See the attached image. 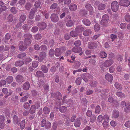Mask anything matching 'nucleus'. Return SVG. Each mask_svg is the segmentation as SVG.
Wrapping results in <instances>:
<instances>
[{
    "label": "nucleus",
    "instance_id": "obj_52",
    "mask_svg": "<svg viewBox=\"0 0 130 130\" xmlns=\"http://www.w3.org/2000/svg\"><path fill=\"white\" fill-rule=\"evenodd\" d=\"M90 85L92 87H95L97 85V83L96 82H93L90 81L89 83Z\"/></svg>",
    "mask_w": 130,
    "mask_h": 130
},
{
    "label": "nucleus",
    "instance_id": "obj_51",
    "mask_svg": "<svg viewBox=\"0 0 130 130\" xmlns=\"http://www.w3.org/2000/svg\"><path fill=\"white\" fill-rule=\"evenodd\" d=\"M67 108L66 107L62 106L59 109L60 111L62 113L66 111Z\"/></svg>",
    "mask_w": 130,
    "mask_h": 130
},
{
    "label": "nucleus",
    "instance_id": "obj_42",
    "mask_svg": "<svg viewBox=\"0 0 130 130\" xmlns=\"http://www.w3.org/2000/svg\"><path fill=\"white\" fill-rule=\"evenodd\" d=\"M29 96V95H27L26 96H25L23 98H21L20 99V102H24L27 100V99H28Z\"/></svg>",
    "mask_w": 130,
    "mask_h": 130
},
{
    "label": "nucleus",
    "instance_id": "obj_22",
    "mask_svg": "<svg viewBox=\"0 0 130 130\" xmlns=\"http://www.w3.org/2000/svg\"><path fill=\"white\" fill-rule=\"evenodd\" d=\"M83 22L84 24L86 26H89L91 24L90 21L87 19H84L83 20Z\"/></svg>",
    "mask_w": 130,
    "mask_h": 130
},
{
    "label": "nucleus",
    "instance_id": "obj_44",
    "mask_svg": "<svg viewBox=\"0 0 130 130\" xmlns=\"http://www.w3.org/2000/svg\"><path fill=\"white\" fill-rule=\"evenodd\" d=\"M105 6L104 4H101L99 5L98 7V9L99 10H102L105 9Z\"/></svg>",
    "mask_w": 130,
    "mask_h": 130
},
{
    "label": "nucleus",
    "instance_id": "obj_64",
    "mask_svg": "<svg viewBox=\"0 0 130 130\" xmlns=\"http://www.w3.org/2000/svg\"><path fill=\"white\" fill-rule=\"evenodd\" d=\"M38 64L37 62L34 61L32 62V66L34 68H36L38 66Z\"/></svg>",
    "mask_w": 130,
    "mask_h": 130
},
{
    "label": "nucleus",
    "instance_id": "obj_43",
    "mask_svg": "<svg viewBox=\"0 0 130 130\" xmlns=\"http://www.w3.org/2000/svg\"><path fill=\"white\" fill-rule=\"evenodd\" d=\"M25 120L22 121L20 123L21 128L22 129H23L25 127Z\"/></svg>",
    "mask_w": 130,
    "mask_h": 130
},
{
    "label": "nucleus",
    "instance_id": "obj_39",
    "mask_svg": "<svg viewBox=\"0 0 130 130\" xmlns=\"http://www.w3.org/2000/svg\"><path fill=\"white\" fill-rule=\"evenodd\" d=\"M45 128L46 129H48L50 128L51 127V124L50 122L47 121L44 126Z\"/></svg>",
    "mask_w": 130,
    "mask_h": 130
},
{
    "label": "nucleus",
    "instance_id": "obj_57",
    "mask_svg": "<svg viewBox=\"0 0 130 130\" xmlns=\"http://www.w3.org/2000/svg\"><path fill=\"white\" fill-rule=\"evenodd\" d=\"M8 18L9 22H11L13 20L12 15V14L9 15L8 17Z\"/></svg>",
    "mask_w": 130,
    "mask_h": 130
},
{
    "label": "nucleus",
    "instance_id": "obj_32",
    "mask_svg": "<svg viewBox=\"0 0 130 130\" xmlns=\"http://www.w3.org/2000/svg\"><path fill=\"white\" fill-rule=\"evenodd\" d=\"M26 55V54L24 53H22L19 54L17 57L19 58H23L25 57Z\"/></svg>",
    "mask_w": 130,
    "mask_h": 130
},
{
    "label": "nucleus",
    "instance_id": "obj_60",
    "mask_svg": "<svg viewBox=\"0 0 130 130\" xmlns=\"http://www.w3.org/2000/svg\"><path fill=\"white\" fill-rule=\"evenodd\" d=\"M111 125L112 127H115L117 125V123L114 121L112 120L110 122Z\"/></svg>",
    "mask_w": 130,
    "mask_h": 130
},
{
    "label": "nucleus",
    "instance_id": "obj_40",
    "mask_svg": "<svg viewBox=\"0 0 130 130\" xmlns=\"http://www.w3.org/2000/svg\"><path fill=\"white\" fill-rule=\"evenodd\" d=\"M47 121L46 119H43L41 121L40 123L41 126L42 127H44Z\"/></svg>",
    "mask_w": 130,
    "mask_h": 130
},
{
    "label": "nucleus",
    "instance_id": "obj_31",
    "mask_svg": "<svg viewBox=\"0 0 130 130\" xmlns=\"http://www.w3.org/2000/svg\"><path fill=\"white\" fill-rule=\"evenodd\" d=\"M26 19V16L25 15H22L19 19V21L21 22H24Z\"/></svg>",
    "mask_w": 130,
    "mask_h": 130
},
{
    "label": "nucleus",
    "instance_id": "obj_26",
    "mask_svg": "<svg viewBox=\"0 0 130 130\" xmlns=\"http://www.w3.org/2000/svg\"><path fill=\"white\" fill-rule=\"evenodd\" d=\"M129 110H130V103H128L126 104V108H124V110L125 112H127Z\"/></svg>",
    "mask_w": 130,
    "mask_h": 130
},
{
    "label": "nucleus",
    "instance_id": "obj_53",
    "mask_svg": "<svg viewBox=\"0 0 130 130\" xmlns=\"http://www.w3.org/2000/svg\"><path fill=\"white\" fill-rule=\"evenodd\" d=\"M57 3H54L51 6L50 8L51 9H54L57 7Z\"/></svg>",
    "mask_w": 130,
    "mask_h": 130
},
{
    "label": "nucleus",
    "instance_id": "obj_37",
    "mask_svg": "<svg viewBox=\"0 0 130 130\" xmlns=\"http://www.w3.org/2000/svg\"><path fill=\"white\" fill-rule=\"evenodd\" d=\"M36 75L38 77L43 76L44 75L43 73L41 71H38L36 73Z\"/></svg>",
    "mask_w": 130,
    "mask_h": 130
},
{
    "label": "nucleus",
    "instance_id": "obj_27",
    "mask_svg": "<svg viewBox=\"0 0 130 130\" xmlns=\"http://www.w3.org/2000/svg\"><path fill=\"white\" fill-rule=\"evenodd\" d=\"M84 29L82 26H78L76 28L75 30L77 32H82Z\"/></svg>",
    "mask_w": 130,
    "mask_h": 130
},
{
    "label": "nucleus",
    "instance_id": "obj_20",
    "mask_svg": "<svg viewBox=\"0 0 130 130\" xmlns=\"http://www.w3.org/2000/svg\"><path fill=\"white\" fill-rule=\"evenodd\" d=\"M69 9L71 11H75L77 8V5L74 4H71L69 7Z\"/></svg>",
    "mask_w": 130,
    "mask_h": 130
},
{
    "label": "nucleus",
    "instance_id": "obj_7",
    "mask_svg": "<svg viewBox=\"0 0 130 130\" xmlns=\"http://www.w3.org/2000/svg\"><path fill=\"white\" fill-rule=\"evenodd\" d=\"M52 21L54 22H56L59 20V18L57 15L55 13L52 14L51 16Z\"/></svg>",
    "mask_w": 130,
    "mask_h": 130
},
{
    "label": "nucleus",
    "instance_id": "obj_36",
    "mask_svg": "<svg viewBox=\"0 0 130 130\" xmlns=\"http://www.w3.org/2000/svg\"><path fill=\"white\" fill-rule=\"evenodd\" d=\"M41 70L44 73H47L48 70V68L46 66L44 65L42 66Z\"/></svg>",
    "mask_w": 130,
    "mask_h": 130
},
{
    "label": "nucleus",
    "instance_id": "obj_61",
    "mask_svg": "<svg viewBox=\"0 0 130 130\" xmlns=\"http://www.w3.org/2000/svg\"><path fill=\"white\" fill-rule=\"evenodd\" d=\"M6 81L4 80H2L0 81V87L4 86L6 84Z\"/></svg>",
    "mask_w": 130,
    "mask_h": 130
},
{
    "label": "nucleus",
    "instance_id": "obj_18",
    "mask_svg": "<svg viewBox=\"0 0 130 130\" xmlns=\"http://www.w3.org/2000/svg\"><path fill=\"white\" fill-rule=\"evenodd\" d=\"M92 32V31L91 30L87 29L83 31V34L84 36H87L91 35Z\"/></svg>",
    "mask_w": 130,
    "mask_h": 130
},
{
    "label": "nucleus",
    "instance_id": "obj_56",
    "mask_svg": "<svg viewBox=\"0 0 130 130\" xmlns=\"http://www.w3.org/2000/svg\"><path fill=\"white\" fill-rule=\"evenodd\" d=\"M125 20L126 21L128 22L130 21V16L128 14H126L125 17Z\"/></svg>",
    "mask_w": 130,
    "mask_h": 130
},
{
    "label": "nucleus",
    "instance_id": "obj_24",
    "mask_svg": "<svg viewBox=\"0 0 130 130\" xmlns=\"http://www.w3.org/2000/svg\"><path fill=\"white\" fill-rule=\"evenodd\" d=\"M13 80V77L11 76H9L6 79V81L8 84L11 83Z\"/></svg>",
    "mask_w": 130,
    "mask_h": 130
},
{
    "label": "nucleus",
    "instance_id": "obj_58",
    "mask_svg": "<svg viewBox=\"0 0 130 130\" xmlns=\"http://www.w3.org/2000/svg\"><path fill=\"white\" fill-rule=\"evenodd\" d=\"M40 58H43V60L44 58L46 56V54L44 52H41L40 53Z\"/></svg>",
    "mask_w": 130,
    "mask_h": 130
},
{
    "label": "nucleus",
    "instance_id": "obj_25",
    "mask_svg": "<svg viewBox=\"0 0 130 130\" xmlns=\"http://www.w3.org/2000/svg\"><path fill=\"white\" fill-rule=\"evenodd\" d=\"M43 111L45 114H47L49 113L50 111V108L48 107H45L43 108Z\"/></svg>",
    "mask_w": 130,
    "mask_h": 130
},
{
    "label": "nucleus",
    "instance_id": "obj_3",
    "mask_svg": "<svg viewBox=\"0 0 130 130\" xmlns=\"http://www.w3.org/2000/svg\"><path fill=\"white\" fill-rule=\"evenodd\" d=\"M119 4L122 6L128 7L130 4V2L128 0H121L119 2Z\"/></svg>",
    "mask_w": 130,
    "mask_h": 130
},
{
    "label": "nucleus",
    "instance_id": "obj_50",
    "mask_svg": "<svg viewBox=\"0 0 130 130\" xmlns=\"http://www.w3.org/2000/svg\"><path fill=\"white\" fill-rule=\"evenodd\" d=\"M30 105L29 104L28 102L25 103L24 104V108L26 109H28L29 108Z\"/></svg>",
    "mask_w": 130,
    "mask_h": 130
},
{
    "label": "nucleus",
    "instance_id": "obj_55",
    "mask_svg": "<svg viewBox=\"0 0 130 130\" xmlns=\"http://www.w3.org/2000/svg\"><path fill=\"white\" fill-rule=\"evenodd\" d=\"M54 50L53 49H51L49 51V54L51 57H53L54 56Z\"/></svg>",
    "mask_w": 130,
    "mask_h": 130
},
{
    "label": "nucleus",
    "instance_id": "obj_29",
    "mask_svg": "<svg viewBox=\"0 0 130 130\" xmlns=\"http://www.w3.org/2000/svg\"><path fill=\"white\" fill-rule=\"evenodd\" d=\"M82 78L84 80V81L86 83H87L88 81V78L90 79H92V76L90 75H88L87 77L86 76H84V77H82Z\"/></svg>",
    "mask_w": 130,
    "mask_h": 130
},
{
    "label": "nucleus",
    "instance_id": "obj_4",
    "mask_svg": "<svg viewBox=\"0 0 130 130\" xmlns=\"http://www.w3.org/2000/svg\"><path fill=\"white\" fill-rule=\"evenodd\" d=\"M51 96L53 98H55L58 99L60 100L62 98L61 94L59 92L53 93H51Z\"/></svg>",
    "mask_w": 130,
    "mask_h": 130
},
{
    "label": "nucleus",
    "instance_id": "obj_35",
    "mask_svg": "<svg viewBox=\"0 0 130 130\" xmlns=\"http://www.w3.org/2000/svg\"><path fill=\"white\" fill-rule=\"evenodd\" d=\"M74 124L76 127H78L79 126L80 124V120L79 119H77L74 122Z\"/></svg>",
    "mask_w": 130,
    "mask_h": 130
},
{
    "label": "nucleus",
    "instance_id": "obj_41",
    "mask_svg": "<svg viewBox=\"0 0 130 130\" xmlns=\"http://www.w3.org/2000/svg\"><path fill=\"white\" fill-rule=\"evenodd\" d=\"M47 11L45 10H44L42 12L43 14H44L45 18L46 19H48L49 17V14L46 12Z\"/></svg>",
    "mask_w": 130,
    "mask_h": 130
},
{
    "label": "nucleus",
    "instance_id": "obj_6",
    "mask_svg": "<svg viewBox=\"0 0 130 130\" xmlns=\"http://www.w3.org/2000/svg\"><path fill=\"white\" fill-rule=\"evenodd\" d=\"M98 46L97 43L90 42L88 44V47L90 49H92L96 48Z\"/></svg>",
    "mask_w": 130,
    "mask_h": 130
},
{
    "label": "nucleus",
    "instance_id": "obj_10",
    "mask_svg": "<svg viewBox=\"0 0 130 130\" xmlns=\"http://www.w3.org/2000/svg\"><path fill=\"white\" fill-rule=\"evenodd\" d=\"M30 84L29 82H25L23 85V88L25 90H28L30 87Z\"/></svg>",
    "mask_w": 130,
    "mask_h": 130
},
{
    "label": "nucleus",
    "instance_id": "obj_45",
    "mask_svg": "<svg viewBox=\"0 0 130 130\" xmlns=\"http://www.w3.org/2000/svg\"><path fill=\"white\" fill-rule=\"evenodd\" d=\"M107 55V54L106 53L104 52H101L100 54V57L102 58H105L106 57Z\"/></svg>",
    "mask_w": 130,
    "mask_h": 130
},
{
    "label": "nucleus",
    "instance_id": "obj_48",
    "mask_svg": "<svg viewBox=\"0 0 130 130\" xmlns=\"http://www.w3.org/2000/svg\"><path fill=\"white\" fill-rule=\"evenodd\" d=\"M95 112L96 113H99L100 111L101 108L99 105L97 106L95 108Z\"/></svg>",
    "mask_w": 130,
    "mask_h": 130
},
{
    "label": "nucleus",
    "instance_id": "obj_19",
    "mask_svg": "<svg viewBox=\"0 0 130 130\" xmlns=\"http://www.w3.org/2000/svg\"><path fill=\"white\" fill-rule=\"evenodd\" d=\"M24 63V62L22 61H17L15 62L14 65L15 67H20L22 66Z\"/></svg>",
    "mask_w": 130,
    "mask_h": 130
},
{
    "label": "nucleus",
    "instance_id": "obj_62",
    "mask_svg": "<svg viewBox=\"0 0 130 130\" xmlns=\"http://www.w3.org/2000/svg\"><path fill=\"white\" fill-rule=\"evenodd\" d=\"M31 5L29 3H27L26 4L25 8L26 9L29 10L31 8Z\"/></svg>",
    "mask_w": 130,
    "mask_h": 130
},
{
    "label": "nucleus",
    "instance_id": "obj_11",
    "mask_svg": "<svg viewBox=\"0 0 130 130\" xmlns=\"http://www.w3.org/2000/svg\"><path fill=\"white\" fill-rule=\"evenodd\" d=\"M38 26L42 30L45 29L47 26L46 24L44 22L39 23Z\"/></svg>",
    "mask_w": 130,
    "mask_h": 130
},
{
    "label": "nucleus",
    "instance_id": "obj_28",
    "mask_svg": "<svg viewBox=\"0 0 130 130\" xmlns=\"http://www.w3.org/2000/svg\"><path fill=\"white\" fill-rule=\"evenodd\" d=\"M101 24L102 25L106 26L108 24V21L104 20V17H102V20L101 21Z\"/></svg>",
    "mask_w": 130,
    "mask_h": 130
},
{
    "label": "nucleus",
    "instance_id": "obj_54",
    "mask_svg": "<svg viewBox=\"0 0 130 130\" xmlns=\"http://www.w3.org/2000/svg\"><path fill=\"white\" fill-rule=\"evenodd\" d=\"M81 43V41L79 40H77L74 42V45L76 46H79L80 45Z\"/></svg>",
    "mask_w": 130,
    "mask_h": 130
},
{
    "label": "nucleus",
    "instance_id": "obj_63",
    "mask_svg": "<svg viewBox=\"0 0 130 130\" xmlns=\"http://www.w3.org/2000/svg\"><path fill=\"white\" fill-rule=\"evenodd\" d=\"M38 27L36 26L33 27L31 31L34 32H36L38 30Z\"/></svg>",
    "mask_w": 130,
    "mask_h": 130
},
{
    "label": "nucleus",
    "instance_id": "obj_34",
    "mask_svg": "<svg viewBox=\"0 0 130 130\" xmlns=\"http://www.w3.org/2000/svg\"><path fill=\"white\" fill-rule=\"evenodd\" d=\"M70 35L73 37H76L78 35V34L76 31H72L70 32Z\"/></svg>",
    "mask_w": 130,
    "mask_h": 130
},
{
    "label": "nucleus",
    "instance_id": "obj_33",
    "mask_svg": "<svg viewBox=\"0 0 130 130\" xmlns=\"http://www.w3.org/2000/svg\"><path fill=\"white\" fill-rule=\"evenodd\" d=\"M116 94L118 96L123 98H124L125 96L123 93L120 92H117Z\"/></svg>",
    "mask_w": 130,
    "mask_h": 130
},
{
    "label": "nucleus",
    "instance_id": "obj_8",
    "mask_svg": "<svg viewBox=\"0 0 130 130\" xmlns=\"http://www.w3.org/2000/svg\"><path fill=\"white\" fill-rule=\"evenodd\" d=\"M112 60L109 59L106 60L103 63L104 66L106 67H108L110 66L113 63Z\"/></svg>",
    "mask_w": 130,
    "mask_h": 130
},
{
    "label": "nucleus",
    "instance_id": "obj_23",
    "mask_svg": "<svg viewBox=\"0 0 130 130\" xmlns=\"http://www.w3.org/2000/svg\"><path fill=\"white\" fill-rule=\"evenodd\" d=\"M119 115V113L118 111L115 110L112 112V116L113 118H118Z\"/></svg>",
    "mask_w": 130,
    "mask_h": 130
},
{
    "label": "nucleus",
    "instance_id": "obj_21",
    "mask_svg": "<svg viewBox=\"0 0 130 130\" xmlns=\"http://www.w3.org/2000/svg\"><path fill=\"white\" fill-rule=\"evenodd\" d=\"M55 53L56 56L57 57L60 56L61 53V50L58 48L55 50Z\"/></svg>",
    "mask_w": 130,
    "mask_h": 130
},
{
    "label": "nucleus",
    "instance_id": "obj_9",
    "mask_svg": "<svg viewBox=\"0 0 130 130\" xmlns=\"http://www.w3.org/2000/svg\"><path fill=\"white\" fill-rule=\"evenodd\" d=\"M36 10L37 9L36 8L31 9L28 16L29 18L30 19H32L34 18V14L35 12L36 11Z\"/></svg>",
    "mask_w": 130,
    "mask_h": 130
},
{
    "label": "nucleus",
    "instance_id": "obj_12",
    "mask_svg": "<svg viewBox=\"0 0 130 130\" xmlns=\"http://www.w3.org/2000/svg\"><path fill=\"white\" fill-rule=\"evenodd\" d=\"M106 79L110 82H111L113 80V77L111 75L109 74H107L105 75Z\"/></svg>",
    "mask_w": 130,
    "mask_h": 130
},
{
    "label": "nucleus",
    "instance_id": "obj_47",
    "mask_svg": "<svg viewBox=\"0 0 130 130\" xmlns=\"http://www.w3.org/2000/svg\"><path fill=\"white\" fill-rule=\"evenodd\" d=\"M96 117L94 115H93L90 117V121L92 123H93L96 119Z\"/></svg>",
    "mask_w": 130,
    "mask_h": 130
},
{
    "label": "nucleus",
    "instance_id": "obj_46",
    "mask_svg": "<svg viewBox=\"0 0 130 130\" xmlns=\"http://www.w3.org/2000/svg\"><path fill=\"white\" fill-rule=\"evenodd\" d=\"M10 11L11 13L14 14H16L17 12V10L14 7L11 8L10 9Z\"/></svg>",
    "mask_w": 130,
    "mask_h": 130
},
{
    "label": "nucleus",
    "instance_id": "obj_59",
    "mask_svg": "<svg viewBox=\"0 0 130 130\" xmlns=\"http://www.w3.org/2000/svg\"><path fill=\"white\" fill-rule=\"evenodd\" d=\"M81 82V80L80 77L77 78L76 80V83L77 85H79Z\"/></svg>",
    "mask_w": 130,
    "mask_h": 130
},
{
    "label": "nucleus",
    "instance_id": "obj_14",
    "mask_svg": "<svg viewBox=\"0 0 130 130\" xmlns=\"http://www.w3.org/2000/svg\"><path fill=\"white\" fill-rule=\"evenodd\" d=\"M73 52L75 53L79 52L82 51V49L80 47L75 46L74 47L72 50Z\"/></svg>",
    "mask_w": 130,
    "mask_h": 130
},
{
    "label": "nucleus",
    "instance_id": "obj_15",
    "mask_svg": "<svg viewBox=\"0 0 130 130\" xmlns=\"http://www.w3.org/2000/svg\"><path fill=\"white\" fill-rule=\"evenodd\" d=\"M16 80L18 83L23 82L24 80V78L20 75H18L16 77Z\"/></svg>",
    "mask_w": 130,
    "mask_h": 130
},
{
    "label": "nucleus",
    "instance_id": "obj_2",
    "mask_svg": "<svg viewBox=\"0 0 130 130\" xmlns=\"http://www.w3.org/2000/svg\"><path fill=\"white\" fill-rule=\"evenodd\" d=\"M111 7L113 11L115 12L117 11L119 8V5L118 2L116 1L112 2L111 4Z\"/></svg>",
    "mask_w": 130,
    "mask_h": 130
},
{
    "label": "nucleus",
    "instance_id": "obj_49",
    "mask_svg": "<svg viewBox=\"0 0 130 130\" xmlns=\"http://www.w3.org/2000/svg\"><path fill=\"white\" fill-rule=\"evenodd\" d=\"M94 29L95 31H98L100 29L99 24H95L94 26Z\"/></svg>",
    "mask_w": 130,
    "mask_h": 130
},
{
    "label": "nucleus",
    "instance_id": "obj_1",
    "mask_svg": "<svg viewBox=\"0 0 130 130\" xmlns=\"http://www.w3.org/2000/svg\"><path fill=\"white\" fill-rule=\"evenodd\" d=\"M31 37V35L29 33H26L24 35V38H25L24 42L26 45H29L31 43V41L30 39Z\"/></svg>",
    "mask_w": 130,
    "mask_h": 130
},
{
    "label": "nucleus",
    "instance_id": "obj_30",
    "mask_svg": "<svg viewBox=\"0 0 130 130\" xmlns=\"http://www.w3.org/2000/svg\"><path fill=\"white\" fill-rule=\"evenodd\" d=\"M36 109L35 106L32 105L29 110V112L31 114H33L35 112Z\"/></svg>",
    "mask_w": 130,
    "mask_h": 130
},
{
    "label": "nucleus",
    "instance_id": "obj_16",
    "mask_svg": "<svg viewBox=\"0 0 130 130\" xmlns=\"http://www.w3.org/2000/svg\"><path fill=\"white\" fill-rule=\"evenodd\" d=\"M13 122L15 124H17L19 123L20 121L19 120L18 118L16 115H14L13 117Z\"/></svg>",
    "mask_w": 130,
    "mask_h": 130
},
{
    "label": "nucleus",
    "instance_id": "obj_5",
    "mask_svg": "<svg viewBox=\"0 0 130 130\" xmlns=\"http://www.w3.org/2000/svg\"><path fill=\"white\" fill-rule=\"evenodd\" d=\"M68 21L66 25L68 27H70L73 26L74 23V21L71 19L70 16H68Z\"/></svg>",
    "mask_w": 130,
    "mask_h": 130
},
{
    "label": "nucleus",
    "instance_id": "obj_17",
    "mask_svg": "<svg viewBox=\"0 0 130 130\" xmlns=\"http://www.w3.org/2000/svg\"><path fill=\"white\" fill-rule=\"evenodd\" d=\"M23 42L22 41H20V46L19 47V49L20 51H23L26 50L27 47L26 46H24L23 45Z\"/></svg>",
    "mask_w": 130,
    "mask_h": 130
},
{
    "label": "nucleus",
    "instance_id": "obj_38",
    "mask_svg": "<svg viewBox=\"0 0 130 130\" xmlns=\"http://www.w3.org/2000/svg\"><path fill=\"white\" fill-rule=\"evenodd\" d=\"M115 86L117 89L119 90L121 89L122 88L121 85L118 83H116L115 84Z\"/></svg>",
    "mask_w": 130,
    "mask_h": 130
},
{
    "label": "nucleus",
    "instance_id": "obj_13",
    "mask_svg": "<svg viewBox=\"0 0 130 130\" xmlns=\"http://www.w3.org/2000/svg\"><path fill=\"white\" fill-rule=\"evenodd\" d=\"M85 7L90 12V14H92V11L93 10V8L91 5L89 3H87L85 5Z\"/></svg>",
    "mask_w": 130,
    "mask_h": 130
}]
</instances>
